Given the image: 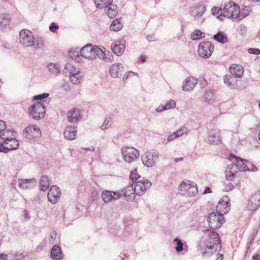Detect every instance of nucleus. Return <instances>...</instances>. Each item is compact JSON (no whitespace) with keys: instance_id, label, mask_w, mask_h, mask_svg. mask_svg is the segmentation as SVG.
<instances>
[{"instance_id":"obj_22","label":"nucleus","mask_w":260,"mask_h":260,"mask_svg":"<svg viewBox=\"0 0 260 260\" xmlns=\"http://www.w3.org/2000/svg\"><path fill=\"white\" fill-rule=\"evenodd\" d=\"M238 172L237 167L234 164L229 165L225 172V178L229 181H232L237 177Z\"/></svg>"},{"instance_id":"obj_24","label":"nucleus","mask_w":260,"mask_h":260,"mask_svg":"<svg viewBox=\"0 0 260 260\" xmlns=\"http://www.w3.org/2000/svg\"><path fill=\"white\" fill-rule=\"evenodd\" d=\"M81 118V116L78 109L74 108L67 113V119L70 122L76 123Z\"/></svg>"},{"instance_id":"obj_2","label":"nucleus","mask_w":260,"mask_h":260,"mask_svg":"<svg viewBox=\"0 0 260 260\" xmlns=\"http://www.w3.org/2000/svg\"><path fill=\"white\" fill-rule=\"evenodd\" d=\"M80 54L81 56L90 59L95 58V56H98L100 58H104L105 55L103 51L101 49L96 46L93 47L90 44L82 47L80 51Z\"/></svg>"},{"instance_id":"obj_25","label":"nucleus","mask_w":260,"mask_h":260,"mask_svg":"<svg viewBox=\"0 0 260 260\" xmlns=\"http://www.w3.org/2000/svg\"><path fill=\"white\" fill-rule=\"evenodd\" d=\"M64 138L69 140H73L76 139L77 135V126H68L63 132Z\"/></svg>"},{"instance_id":"obj_26","label":"nucleus","mask_w":260,"mask_h":260,"mask_svg":"<svg viewBox=\"0 0 260 260\" xmlns=\"http://www.w3.org/2000/svg\"><path fill=\"white\" fill-rule=\"evenodd\" d=\"M186 83L182 86V90L184 91H190L194 88L195 85L198 83L197 79L193 77H189L185 80Z\"/></svg>"},{"instance_id":"obj_5","label":"nucleus","mask_w":260,"mask_h":260,"mask_svg":"<svg viewBox=\"0 0 260 260\" xmlns=\"http://www.w3.org/2000/svg\"><path fill=\"white\" fill-rule=\"evenodd\" d=\"M240 13L239 5L233 2L225 4L223 8V15L229 18L237 19L238 14Z\"/></svg>"},{"instance_id":"obj_47","label":"nucleus","mask_w":260,"mask_h":260,"mask_svg":"<svg viewBox=\"0 0 260 260\" xmlns=\"http://www.w3.org/2000/svg\"><path fill=\"white\" fill-rule=\"evenodd\" d=\"M107 0H94V3L96 8L101 9L108 5Z\"/></svg>"},{"instance_id":"obj_52","label":"nucleus","mask_w":260,"mask_h":260,"mask_svg":"<svg viewBox=\"0 0 260 260\" xmlns=\"http://www.w3.org/2000/svg\"><path fill=\"white\" fill-rule=\"evenodd\" d=\"M213 93L212 91H207L205 95V99L206 101L209 103L211 102L212 100Z\"/></svg>"},{"instance_id":"obj_9","label":"nucleus","mask_w":260,"mask_h":260,"mask_svg":"<svg viewBox=\"0 0 260 260\" xmlns=\"http://www.w3.org/2000/svg\"><path fill=\"white\" fill-rule=\"evenodd\" d=\"M121 153L124 160L128 162L136 160L140 155L139 151L133 147L123 148Z\"/></svg>"},{"instance_id":"obj_40","label":"nucleus","mask_w":260,"mask_h":260,"mask_svg":"<svg viewBox=\"0 0 260 260\" xmlns=\"http://www.w3.org/2000/svg\"><path fill=\"white\" fill-rule=\"evenodd\" d=\"M65 70V74H68L69 76L70 75H75L80 73L79 69L72 67L70 64L66 66Z\"/></svg>"},{"instance_id":"obj_14","label":"nucleus","mask_w":260,"mask_h":260,"mask_svg":"<svg viewBox=\"0 0 260 260\" xmlns=\"http://www.w3.org/2000/svg\"><path fill=\"white\" fill-rule=\"evenodd\" d=\"M135 185V189L136 190V194L138 196L142 195L145 191L149 188L151 186V183L148 180H138L134 181L133 184Z\"/></svg>"},{"instance_id":"obj_60","label":"nucleus","mask_w":260,"mask_h":260,"mask_svg":"<svg viewBox=\"0 0 260 260\" xmlns=\"http://www.w3.org/2000/svg\"><path fill=\"white\" fill-rule=\"evenodd\" d=\"M176 138H177V137H176L175 133H174L168 137L167 140H168V141L169 142V141H171Z\"/></svg>"},{"instance_id":"obj_19","label":"nucleus","mask_w":260,"mask_h":260,"mask_svg":"<svg viewBox=\"0 0 260 260\" xmlns=\"http://www.w3.org/2000/svg\"><path fill=\"white\" fill-rule=\"evenodd\" d=\"M125 48V41L121 39L119 41H116L111 45L112 52L117 56L121 55Z\"/></svg>"},{"instance_id":"obj_35","label":"nucleus","mask_w":260,"mask_h":260,"mask_svg":"<svg viewBox=\"0 0 260 260\" xmlns=\"http://www.w3.org/2000/svg\"><path fill=\"white\" fill-rule=\"evenodd\" d=\"M40 189L42 191H46L48 189L50 186V182L47 176L44 175L41 177L40 181Z\"/></svg>"},{"instance_id":"obj_55","label":"nucleus","mask_w":260,"mask_h":260,"mask_svg":"<svg viewBox=\"0 0 260 260\" xmlns=\"http://www.w3.org/2000/svg\"><path fill=\"white\" fill-rule=\"evenodd\" d=\"M58 28V26L55 23L52 22L49 26V29L51 31L55 32Z\"/></svg>"},{"instance_id":"obj_61","label":"nucleus","mask_w":260,"mask_h":260,"mask_svg":"<svg viewBox=\"0 0 260 260\" xmlns=\"http://www.w3.org/2000/svg\"><path fill=\"white\" fill-rule=\"evenodd\" d=\"M211 192H212L211 189H210V188L209 187L207 186V187H205V190H204V192H203V194H205L206 193H211Z\"/></svg>"},{"instance_id":"obj_18","label":"nucleus","mask_w":260,"mask_h":260,"mask_svg":"<svg viewBox=\"0 0 260 260\" xmlns=\"http://www.w3.org/2000/svg\"><path fill=\"white\" fill-rule=\"evenodd\" d=\"M205 11V6L200 3L190 7L189 13L194 19L201 17Z\"/></svg>"},{"instance_id":"obj_63","label":"nucleus","mask_w":260,"mask_h":260,"mask_svg":"<svg viewBox=\"0 0 260 260\" xmlns=\"http://www.w3.org/2000/svg\"><path fill=\"white\" fill-rule=\"evenodd\" d=\"M215 260H223V255L220 253H216Z\"/></svg>"},{"instance_id":"obj_51","label":"nucleus","mask_w":260,"mask_h":260,"mask_svg":"<svg viewBox=\"0 0 260 260\" xmlns=\"http://www.w3.org/2000/svg\"><path fill=\"white\" fill-rule=\"evenodd\" d=\"M49 95L48 93H43L42 94L36 95L34 96V100H42L44 99L47 98Z\"/></svg>"},{"instance_id":"obj_34","label":"nucleus","mask_w":260,"mask_h":260,"mask_svg":"<svg viewBox=\"0 0 260 260\" xmlns=\"http://www.w3.org/2000/svg\"><path fill=\"white\" fill-rule=\"evenodd\" d=\"M123 24L120 19H116L113 21L110 26V29L111 31H118L122 29Z\"/></svg>"},{"instance_id":"obj_57","label":"nucleus","mask_w":260,"mask_h":260,"mask_svg":"<svg viewBox=\"0 0 260 260\" xmlns=\"http://www.w3.org/2000/svg\"><path fill=\"white\" fill-rule=\"evenodd\" d=\"M6 128V124L5 121L0 120V134L1 132L5 131Z\"/></svg>"},{"instance_id":"obj_30","label":"nucleus","mask_w":260,"mask_h":260,"mask_svg":"<svg viewBox=\"0 0 260 260\" xmlns=\"http://www.w3.org/2000/svg\"><path fill=\"white\" fill-rule=\"evenodd\" d=\"M231 73L235 77H240L243 74V68L238 64H233L230 68Z\"/></svg>"},{"instance_id":"obj_8","label":"nucleus","mask_w":260,"mask_h":260,"mask_svg":"<svg viewBox=\"0 0 260 260\" xmlns=\"http://www.w3.org/2000/svg\"><path fill=\"white\" fill-rule=\"evenodd\" d=\"M179 190L189 197L194 196L198 192L197 184L189 180L183 182L179 186Z\"/></svg>"},{"instance_id":"obj_50","label":"nucleus","mask_w":260,"mask_h":260,"mask_svg":"<svg viewBox=\"0 0 260 260\" xmlns=\"http://www.w3.org/2000/svg\"><path fill=\"white\" fill-rule=\"evenodd\" d=\"M140 178V175L137 173V170H135L134 171H132L130 175V179L132 180V181H137L138 179Z\"/></svg>"},{"instance_id":"obj_48","label":"nucleus","mask_w":260,"mask_h":260,"mask_svg":"<svg viewBox=\"0 0 260 260\" xmlns=\"http://www.w3.org/2000/svg\"><path fill=\"white\" fill-rule=\"evenodd\" d=\"M188 132L187 128L186 127H182L178 129L177 131L174 132L177 138L182 136L184 134L187 133Z\"/></svg>"},{"instance_id":"obj_23","label":"nucleus","mask_w":260,"mask_h":260,"mask_svg":"<svg viewBox=\"0 0 260 260\" xmlns=\"http://www.w3.org/2000/svg\"><path fill=\"white\" fill-rule=\"evenodd\" d=\"M108 5H105V12L111 18L114 17L117 13V6L113 4V0H107Z\"/></svg>"},{"instance_id":"obj_27","label":"nucleus","mask_w":260,"mask_h":260,"mask_svg":"<svg viewBox=\"0 0 260 260\" xmlns=\"http://www.w3.org/2000/svg\"><path fill=\"white\" fill-rule=\"evenodd\" d=\"M224 82L229 88L232 89L237 88V83L240 81L238 79H236L235 78L232 77L230 75H225L224 76Z\"/></svg>"},{"instance_id":"obj_42","label":"nucleus","mask_w":260,"mask_h":260,"mask_svg":"<svg viewBox=\"0 0 260 260\" xmlns=\"http://www.w3.org/2000/svg\"><path fill=\"white\" fill-rule=\"evenodd\" d=\"M191 37L193 40H200L205 37V34L201 30H196L191 34Z\"/></svg>"},{"instance_id":"obj_12","label":"nucleus","mask_w":260,"mask_h":260,"mask_svg":"<svg viewBox=\"0 0 260 260\" xmlns=\"http://www.w3.org/2000/svg\"><path fill=\"white\" fill-rule=\"evenodd\" d=\"M122 197V194L120 191H112L107 190L103 191L101 194L103 201L106 203L117 200Z\"/></svg>"},{"instance_id":"obj_31","label":"nucleus","mask_w":260,"mask_h":260,"mask_svg":"<svg viewBox=\"0 0 260 260\" xmlns=\"http://www.w3.org/2000/svg\"><path fill=\"white\" fill-rule=\"evenodd\" d=\"M121 192L122 196H124L126 197H129L130 199H132L135 197V194H136V190L135 189V186L133 187V184L132 185L127 186Z\"/></svg>"},{"instance_id":"obj_62","label":"nucleus","mask_w":260,"mask_h":260,"mask_svg":"<svg viewBox=\"0 0 260 260\" xmlns=\"http://www.w3.org/2000/svg\"><path fill=\"white\" fill-rule=\"evenodd\" d=\"M249 167V169L247 171H256L257 168L256 167L253 165L252 164H250V165L248 166Z\"/></svg>"},{"instance_id":"obj_16","label":"nucleus","mask_w":260,"mask_h":260,"mask_svg":"<svg viewBox=\"0 0 260 260\" xmlns=\"http://www.w3.org/2000/svg\"><path fill=\"white\" fill-rule=\"evenodd\" d=\"M260 207V190L253 193L247 204V208L250 211H255Z\"/></svg>"},{"instance_id":"obj_36","label":"nucleus","mask_w":260,"mask_h":260,"mask_svg":"<svg viewBox=\"0 0 260 260\" xmlns=\"http://www.w3.org/2000/svg\"><path fill=\"white\" fill-rule=\"evenodd\" d=\"M251 10V7L249 6H245L241 9H240V13L238 14V16H237V20H241L246 17Z\"/></svg>"},{"instance_id":"obj_4","label":"nucleus","mask_w":260,"mask_h":260,"mask_svg":"<svg viewBox=\"0 0 260 260\" xmlns=\"http://www.w3.org/2000/svg\"><path fill=\"white\" fill-rule=\"evenodd\" d=\"M159 153L155 149H151L146 151L142 155L141 159L143 164L147 167H151L155 165L158 159Z\"/></svg>"},{"instance_id":"obj_46","label":"nucleus","mask_w":260,"mask_h":260,"mask_svg":"<svg viewBox=\"0 0 260 260\" xmlns=\"http://www.w3.org/2000/svg\"><path fill=\"white\" fill-rule=\"evenodd\" d=\"M35 47L34 48L37 50H41L43 48L44 46V41L41 39H38L36 43H34Z\"/></svg>"},{"instance_id":"obj_54","label":"nucleus","mask_w":260,"mask_h":260,"mask_svg":"<svg viewBox=\"0 0 260 260\" xmlns=\"http://www.w3.org/2000/svg\"><path fill=\"white\" fill-rule=\"evenodd\" d=\"M248 52L250 54L258 55L260 53V50L257 48H249Z\"/></svg>"},{"instance_id":"obj_29","label":"nucleus","mask_w":260,"mask_h":260,"mask_svg":"<svg viewBox=\"0 0 260 260\" xmlns=\"http://www.w3.org/2000/svg\"><path fill=\"white\" fill-rule=\"evenodd\" d=\"M15 137L14 131L7 130L1 132L0 134V143L2 142H6Z\"/></svg>"},{"instance_id":"obj_49","label":"nucleus","mask_w":260,"mask_h":260,"mask_svg":"<svg viewBox=\"0 0 260 260\" xmlns=\"http://www.w3.org/2000/svg\"><path fill=\"white\" fill-rule=\"evenodd\" d=\"M0 146H1V148H0L1 152L7 153L9 150H11L9 147L8 146L6 145L4 142L2 141V143H0Z\"/></svg>"},{"instance_id":"obj_37","label":"nucleus","mask_w":260,"mask_h":260,"mask_svg":"<svg viewBox=\"0 0 260 260\" xmlns=\"http://www.w3.org/2000/svg\"><path fill=\"white\" fill-rule=\"evenodd\" d=\"M47 68L51 74L53 75H56L60 71L59 66L56 63H49Z\"/></svg>"},{"instance_id":"obj_1","label":"nucleus","mask_w":260,"mask_h":260,"mask_svg":"<svg viewBox=\"0 0 260 260\" xmlns=\"http://www.w3.org/2000/svg\"><path fill=\"white\" fill-rule=\"evenodd\" d=\"M208 234L210 240H203L201 241L199 245V249L202 254L205 256H210L216 251L214 245L219 241V235L215 231L206 230L203 231Z\"/></svg>"},{"instance_id":"obj_28","label":"nucleus","mask_w":260,"mask_h":260,"mask_svg":"<svg viewBox=\"0 0 260 260\" xmlns=\"http://www.w3.org/2000/svg\"><path fill=\"white\" fill-rule=\"evenodd\" d=\"M50 257L53 259L60 260L62 258V253L60 247L54 245L50 251Z\"/></svg>"},{"instance_id":"obj_21","label":"nucleus","mask_w":260,"mask_h":260,"mask_svg":"<svg viewBox=\"0 0 260 260\" xmlns=\"http://www.w3.org/2000/svg\"><path fill=\"white\" fill-rule=\"evenodd\" d=\"M207 142L210 144L217 145L220 142L219 130L213 129L209 132Z\"/></svg>"},{"instance_id":"obj_41","label":"nucleus","mask_w":260,"mask_h":260,"mask_svg":"<svg viewBox=\"0 0 260 260\" xmlns=\"http://www.w3.org/2000/svg\"><path fill=\"white\" fill-rule=\"evenodd\" d=\"M6 145L8 146L10 148L11 150L16 149L19 146V142L15 138L10 139L8 142H5Z\"/></svg>"},{"instance_id":"obj_20","label":"nucleus","mask_w":260,"mask_h":260,"mask_svg":"<svg viewBox=\"0 0 260 260\" xmlns=\"http://www.w3.org/2000/svg\"><path fill=\"white\" fill-rule=\"evenodd\" d=\"M123 69L124 68L121 63H114L111 66L109 73L112 77L119 78L122 76Z\"/></svg>"},{"instance_id":"obj_53","label":"nucleus","mask_w":260,"mask_h":260,"mask_svg":"<svg viewBox=\"0 0 260 260\" xmlns=\"http://www.w3.org/2000/svg\"><path fill=\"white\" fill-rule=\"evenodd\" d=\"M69 55L72 58L75 60H77V58L79 57L78 51H76L74 50H70L69 51Z\"/></svg>"},{"instance_id":"obj_44","label":"nucleus","mask_w":260,"mask_h":260,"mask_svg":"<svg viewBox=\"0 0 260 260\" xmlns=\"http://www.w3.org/2000/svg\"><path fill=\"white\" fill-rule=\"evenodd\" d=\"M112 125L111 118L109 116H106L103 124L101 125V128L105 130L110 127Z\"/></svg>"},{"instance_id":"obj_3","label":"nucleus","mask_w":260,"mask_h":260,"mask_svg":"<svg viewBox=\"0 0 260 260\" xmlns=\"http://www.w3.org/2000/svg\"><path fill=\"white\" fill-rule=\"evenodd\" d=\"M28 113L34 120L41 119L44 117L45 114V106L41 102H37L28 108Z\"/></svg>"},{"instance_id":"obj_17","label":"nucleus","mask_w":260,"mask_h":260,"mask_svg":"<svg viewBox=\"0 0 260 260\" xmlns=\"http://www.w3.org/2000/svg\"><path fill=\"white\" fill-rule=\"evenodd\" d=\"M60 189L56 185H52L49 189L47 197L52 204H55L60 199Z\"/></svg>"},{"instance_id":"obj_10","label":"nucleus","mask_w":260,"mask_h":260,"mask_svg":"<svg viewBox=\"0 0 260 260\" xmlns=\"http://www.w3.org/2000/svg\"><path fill=\"white\" fill-rule=\"evenodd\" d=\"M214 50V46L210 42H204L200 44L198 53L203 58H209Z\"/></svg>"},{"instance_id":"obj_15","label":"nucleus","mask_w":260,"mask_h":260,"mask_svg":"<svg viewBox=\"0 0 260 260\" xmlns=\"http://www.w3.org/2000/svg\"><path fill=\"white\" fill-rule=\"evenodd\" d=\"M229 200L227 196L223 197L216 206V212L223 215L227 213L230 209Z\"/></svg>"},{"instance_id":"obj_33","label":"nucleus","mask_w":260,"mask_h":260,"mask_svg":"<svg viewBox=\"0 0 260 260\" xmlns=\"http://www.w3.org/2000/svg\"><path fill=\"white\" fill-rule=\"evenodd\" d=\"M32 182L36 183V181L35 179H22L18 180L19 186L23 189H28L31 187L30 183Z\"/></svg>"},{"instance_id":"obj_38","label":"nucleus","mask_w":260,"mask_h":260,"mask_svg":"<svg viewBox=\"0 0 260 260\" xmlns=\"http://www.w3.org/2000/svg\"><path fill=\"white\" fill-rule=\"evenodd\" d=\"M10 21V17L8 14H0V26H6L9 24Z\"/></svg>"},{"instance_id":"obj_6","label":"nucleus","mask_w":260,"mask_h":260,"mask_svg":"<svg viewBox=\"0 0 260 260\" xmlns=\"http://www.w3.org/2000/svg\"><path fill=\"white\" fill-rule=\"evenodd\" d=\"M224 219L223 215L216 212L210 213L207 218L209 226L213 230L220 228L224 222Z\"/></svg>"},{"instance_id":"obj_43","label":"nucleus","mask_w":260,"mask_h":260,"mask_svg":"<svg viewBox=\"0 0 260 260\" xmlns=\"http://www.w3.org/2000/svg\"><path fill=\"white\" fill-rule=\"evenodd\" d=\"M69 77L71 82L74 84L79 83L81 78L80 73L75 75H70Z\"/></svg>"},{"instance_id":"obj_13","label":"nucleus","mask_w":260,"mask_h":260,"mask_svg":"<svg viewBox=\"0 0 260 260\" xmlns=\"http://www.w3.org/2000/svg\"><path fill=\"white\" fill-rule=\"evenodd\" d=\"M229 159L237 167V170L239 171H246L249 169L247 163V160L238 157L235 155L231 154L229 156Z\"/></svg>"},{"instance_id":"obj_56","label":"nucleus","mask_w":260,"mask_h":260,"mask_svg":"<svg viewBox=\"0 0 260 260\" xmlns=\"http://www.w3.org/2000/svg\"><path fill=\"white\" fill-rule=\"evenodd\" d=\"M133 72L129 71V72H126L125 74V75L124 76V77H123V83H125L126 82V80L128 78V77L130 76H133Z\"/></svg>"},{"instance_id":"obj_59","label":"nucleus","mask_w":260,"mask_h":260,"mask_svg":"<svg viewBox=\"0 0 260 260\" xmlns=\"http://www.w3.org/2000/svg\"><path fill=\"white\" fill-rule=\"evenodd\" d=\"M56 235L57 233L55 231L51 232L50 234L49 241L51 242L54 241L56 238Z\"/></svg>"},{"instance_id":"obj_7","label":"nucleus","mask_w":260,"mask_h":260,"mask_svg":"<svg viewBox=\"0 0 260 260\" xmlns=\"http://www.w3.org/2000/svg\"><path fill=\"white\" fill-rule=\"evenodd\" d=\"M19 41L25 46H31L34 44V38L32 32L28 29H23L20 31Z\"/></svg>"},{"instance_id":"obj_58","label":"nucleus","mask_w":260,"mask_h":260,"mask_svg":"<svg viewBox=\"0 0 260 260\" xmlns=\"http://www.w3.org/2000/svg\"><path fill=\"white\" fill-rule=\"evenodd\" d=\"M234 186L232 183L229 182L227 184L225 185V187L224 189L226 191H229L231 190L233 188Z\"/></svg>"},{"instance_id":"obj_39","label":"nucleus","mask_w":260,"mask_h":260,"mask_svg":"<svg viewBox=\"0 0 260 260\" xmlns=\"http://www.w3.org/2000/svg\"><path fill=\"white\" fill-rule=\"evenodd\" d=\"M213 39L221 44H224L228 42V38L221 31L215 35L213 36Z\"/></svg>"},{"instance_id":"obj_45","label":"nucleus","mask_w":260,"mask_h":260,"mask_svg":"<svg viewBox=\"0 0 260 260\" xmlns=\"http://www.w3.org/2000/svg\"><path fill=\"white\" fill-rule=\"evenodd\" d=\"M174 241L176 243L175 249L177 252H181L183 250V243L180 239L176 238Z\"/></svg>"},{"instance_id":"obj_32","label":"nucleus","mask_w":260,"mask_h":260,"mask_svg":"<svg viewBox=\"0 0 260 260\" xmlns=\"http://www.w3.org/2000/svg\"><path fill=\"white\" fill-rule=\"evenodd\" d=\"M176 107V102L172 100L167 102L166 104H161L156 108V111L157 112H160L165 110L171 109Z\"/></svg>"},{"instance_id":"obj_11","label":"nucleus","mask_w":260,"mask_h":260,"mask_svg":"<svg viewBox=\"0 0 260 260\" xmlns=\"http://www.w3.org/2000/svg\"><path fill=\"white\" fill-rule=\"evenodd\" d=\"M23 135L27 139H31L40 137L41 132L39 127L30 124L23 130Z\"/></svg>"},{"instance_id":"obj_64","label":"nucleus","mask_w":260,"mask_h":260,"mask_svg":"<svg viewBox=\"0 0 260 260\" xmlns=\"http://www.w3.org/2000/svg\"><path fill=\"white\" fill-rule=\"evenodd\" d=\"M252 260H260V254H255L252 257Z\"/></svg>"}]
</instances>
